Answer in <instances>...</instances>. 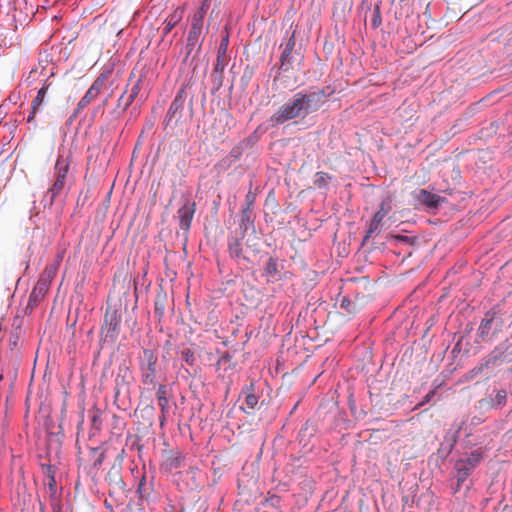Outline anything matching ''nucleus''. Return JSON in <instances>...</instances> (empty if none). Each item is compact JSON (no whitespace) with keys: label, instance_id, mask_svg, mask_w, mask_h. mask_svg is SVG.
Masks as SVG:
<instances>
[{"label":"nucleus","instance_id":"nucleus-1","mask_svg":"<svg viewBox=\"0 0 512 512\" xmlns=\"http://www.w3.org/2000/svg\"><path fill=\"white\" fill-rule=\"evenodd\" d=\"M326 97L327 95L322 89L297 92L289 102L280 106L273 113L270 122L281 125L292 119H304L317 111L325 102Z\"/></svg>","mask_w":512,"mask_h":512},{"label":"nucleus","instance_id":"nucleus-2","mask_svg":"<svg viewBox=\"0 0 512 512\" xmlns=\"http://www.w3.org/2000/svg\"><path fill=\"white\" fill-rule=\"evenodd\" d=\"M70 167V161L68 157L63 155H58L55 166H54V182L48 188L43 201L45 205L51 206L56 197L62 193L68 184V172Z\"/></svg>","mask_w":512,"mask_h":512},{"label":"nucleus","instance_id":"nucleus-3","mask_svg":"<svg viewBox=\"0 0 512 512\" xmlns=\"http://www.w3.org/2000/svg\"><path fill=\"white\" fill-rule=\"evenodd\" d=\"M157 354L150 349H144L140 357L141 379L145 385H153L156 382Z\"/></svg>","mask_w":512,"mask_h":512},{"label":"nucleus","instance_id":"nucleus-4","mask_svg":"<svg viewBox=\"0 0 512 512\" xmlns=\"http://www.w3.org/2000/svg\"><path fill=\"white\" fill-rule=\"evenodd\" d=\"M204 18L202 12H195L192 21L191 28L187 37V57L194 51H199L201 47V38L204 31Z\"/></svg>","mask_w":512,"mask_h":512},{"label":"nucleus","instance_id":"nucleus-5","mask_svg":"<svg viewBox=\"0 0 512 512\" xmlns=\"http://www.w3.org/2000/svg\"><path fill=\"white\" fill-rule=\"evenodd\" d=\"M187 89L188 84H182L181 87L178 89L165 116V121L167 125L171 122L177 124L182 119L184 104L188 99Z\"/></svg>","mask_w":512,"mask_h":512},{"label":"nucleus","instance_id":"nucleus-6","mask_svg":"<svg viewBox=\"0 0 512 512\" xmlns=\"http://www.w3.org/2000/svg\"><path fill=\"white\" fill-rule=\"evenodd\" d=\"M120 316L116 310L107 309L104 315V323L102 326V333L105 339L114 342L119 333Z\"/></svg>","mask_w":512,"mask_h":512},{"label":"nucleus","instance_id":"nucleus-7","mask_svg":"<svg viewBox=\"0 0 512 512\" xmlns=\"http://www.w3.org/2000/svg\"><path fill=\"white\" fill-rule=\"evenodd\" d=\"M195 210L196 203L189 199H186L185 203L178 209L177 218L179 220V226L183 231H189Z\"/></svg>","mask_w":512,"mask_h":512},{"label":"nucleus","instance_id":"nucleus-8","mask_svg":"<svg viewBox=\"0 0 512 512\" xmlns=\"http://www.w3.org/2000/svg\"><path fill=\"white\" fill-rule=\"evenodd\" d=\"M185 457L178 450H164L162 452L161 469L165 472H172L182 467Z\"/></svg>","mask_w":512,"mask_h":512},{"label":"nucleus","instance_id":"nucleus-9","mask_svg":"<svg viewBox=\"0 0 512 512\" xmlns=\"http://www.w3.org/2000/svg\"><path fill=\"white\" fill-rule=\"evenodd\" d=\"M48 290H49L48 286L37 281V283L35 284V286L33 287L32 291L29 295L28 302L25 307V311L31 312L44 299Z\"/></svg>","mask_w":512,"mask_h":512},{"label":"nucleus","instance_id":"nucleus-10","mask_svg":"<svg viewBox=\"0 0 512 512\" xmlns=\"http://www.w3.org/2000/svg\"><path fill=\"white\" fill-rule=\"evenodd\" d=\"M455 477L457 479V485L454 488V493L460 490L461 485L468 479L473 471L464 461L458 459L454 464Z\"/></svg>","mask_w":512,"mask_h":512},{"label":"nucleus","instance_id":"nucleus-11","mask_svg":"<svg viewBox=\"0 0 512 512\" xmlns=\"http://www.w3.org/2000/svg\"><path fill=\"white\" fill-rule=\"evenodd\" d=\"M228 43H229V35L226 34L222 37L221 42L219 44L218 50H217V58H216V64L214 67V72L216 74L222 75L224 69H225V58L226 53L228 49Z\"/></svg>","mask_w":512,"mask_h":512},{"label":"nucleus","instance_id":"nucleus-12","mask_svg":"<svg viewBox=\"0 0 512 512\" xmlns=\"http://www.w3.org/2000/svg\"><path fill=\"white\" fill-rule=\"evenodd\" d=\"M295 46V32H293L285 43L280 56V69L287 71L291 64V54Z\"/></svg>","mask_w":512,"mask_h":512},{"label":"nucleus","instance_id":"nucleus-13","mask_svg":"<svg viewBox=\"0 0 512 512\" xmlns=\"http://www.w3.org/2000/svg\"><path fill=\"white\" fill-rule=\"evenodd\" d=\"M416 199L419 202H421L431 208L438 207L441 204V202L444 201V199L442 197H440L439 195L428 192L425 189H421L417 192Z\"/></svg>","mask_w":512,"mask_h":512},{"label":"nucleus","instance_id":"nucleus-14","mask_svg":"<svg viewBox=\"0 0 512 512\" xmlns=\"http://www.w3.org/2000/svg\"><path fill=\"white\" fill-rule=\"evenodd\" d=\"M242 393L245 395V404L246 407H241V409L250 414V411L253 410L258 404V396L255 394V386L253 383L245 386L242 390Z\"/></svg>","mask_w":512,"mask_h":512},{"label":"nucleus","instance_id":"nucleus-15","mask_svg":"<svg viewBox=\"0 0 512 512\" xmlns=\"http://www.w3.org/2000/svg\"><path fill=\"white\" fill-rule=\"evenodd\" d=\"M184 15V7H177L164 21L163 35H168L171 30L181 21Z\"/></svg>","mask_w":512,"mask_h":512},{"label":"nucleus","instance_id":"nucleus-16","mask_svg":"<svg viewBox=\"0 0 512 512\" xmlns=\"http://www.w3.org/2000/svg\"><path fill=\"white\" fill-rule=\"evenodd\" d=\"M98 98V95L88 89L84 96L80 99V101L77 104V107L73 114L70 117V121H72L77 115H79L85 108H87L92 101Z\"/></svg>","mask_w":512,"mask_h":512},{"label":"nucleus","instance_id":"nucleus-17","mask_svg":"<svg viewBox=\"0 0 512 512\" xmlns=\"http://www.w3.org/2000/svg\"><path fill=\"white\" fill-rule=\"evenodd\" d=\"M484 458V451L481 448L472 450L465 458H460L473 470L479 465Z\"/></svg>","mask_w":512,"mask_h":512},{"label":"nucleus","instance_id":"nucleus-18","mask_svg":"<svg viewBox=\"0 0 512 512\" xmlns=\"http://www.w3.org/2000/svg\"><path fill=\"white\" fill-rule=\"evenodd\" d=\"M386 214H387V210H385L382 205L381 208L377 212H375V214L373 215V217L369 223V228H368V233H367L366 238H369L379 228V226Z\"/></svg>","mask_w":512,"mask_h":512},{"label":"nucleus","instance_id":"nucleus-19","mask_svg":"<svg viewBox=\"0 0 512 512\" xmlns=\"http://www.w3.org/2000/svg\"><path fill=\"white\" fill-rule=\"evenodd\" d=\"M239 227L242 230L243 234H245L248 229L254 228V219L252 217V210L249 208H243L241 210V218Z\"/></svg>","mask_w":512,"mask_h":512},{"label":"nucleus","instance_id":"nucleus-20","mask_svg":"<svg viewBox=\"0 0 512 512\" xmlns=\"http://www.w3.org/2000/svg\"><path fill=\"white\" fill-rule=\"evenodd\" d=\"M133 77L134 74H131L128 79L126 89L128 90V87L131 86L128 96L135 100V98L139 95L141 91L142 84L144 82V75H140V77L135 82H132Z\"/></svg>","mask_w":512,"mask_h":512},{"label":"nucleus","instance_id":"nucleus-21","mask_svg":"<svg viewBox=\"0 0 512 512\" xmlns=\"http://www.w3.org/2000/svg\"><path fill=\"white\" fill-rule=\"evenodd\" d=\"M57 271L58 269L55 267V265H47L42 274L40 275L38 281L50 287L54 277L56 276Z\"/></svg>","mask_w":512,"mask_h":512},{"label":"nucleus","instance_id":"nucleus-22","mask_svg":"<svg viewBox=\"0 0 512 512\" xmlns=\"http://www.w3.org/2000/svg\"><path fill=\"white\" fill-rule=\"evenodd\" d=\"M128 90L125 89V91L120 95L118 101H117V105H116V108H115V112L118 114V115H122L128 108L129 106L133 103V99L130 98L128 95Z\"/></svg>","mask_w":512,"mask_h":512},{"label":"nucleus","instance_id":"nucleus-23","mask_svg":"<svg viewBox=\"0 0 512 512\" xmlns=\"http://www.w3.org/2000/svg\"><path fill=\"white\" fill-rule=\"evenodd\" d=\"M49 85H44L38 90L36 97L32 101V114H36L44 103Z\"/></svg>","mask_w":512,"mask_h":512},{"label":"nucleus","instance_id":"nucleus-24","mask_svg":"<svg viewBox=\"0 0 512 512\" xmlns=\"http://www.w3.org/2000/svg\"><path fill=\"white\" fill-rule=\"evenodd\" d=\"M492 322H493V316H490L488 317V314L486 315V318H484L480 325H479V328H478V335L479 337L485 341L487 340L488 336H489V333H490V330H491V325H492Z\"/></svg>","mask_w":512,"mask_h":512},{"label":"nucleus","instance_id":"nucleus-25","mask_svg":"<svg viewBox=\"0 0 512 512\" xmlns=\"http://www.w3.org/2000/svg\"><path fill=\"white\" fill-rule=\"evenodd\" d=\"M332 176L325 172H317L314 175L313 184L318 189H326L328 187L329 182L332 180Z\"/></svg>","mask_w":512,"mask_h":512},{"label":"nucleus","instance_id":"nucleus-26","mask_svg":"<svg viewBox=\"0 0 512 512\" xmlns=\"http://www.w3.org/2000/svg\"><path fill=\"white\" fill-rule=\"evenodd\" d=\"M110 74V71L107 70V71H104L102 72L95 80L94 82L92 83V85L89 87V89L91 91H93L94 93H96L98 96L101 92V90L103 89L104 85H105V82L108 78V75Z\"/></svg>","mask_w":512,"mask_h":512},{"label":"nucleus","instance_id":"nucleus-27","mask_svg":"<svg viewBox=\"0 0 512 512\" xmlns=\"http://www.w3.org/2000/svg\"><path fill=\"white\" fill-rule=\"evenodd\" d=\"M502 354L503 351H501L499 348H496L481 364L479 370L482 371L484 368H488L491 365L496 364V362L501 358Z\"/></svg>","mask_w":512,"mask_h":512},{"label":"nucleus","instance_id":"nucleus-28","mask_svg":"<svg viewBox=\"0 0 512 512\" xmlns=\"http://www.w3.org/2000/svg\"><path fill=\"white\" fill-rule=\"evenodd\" d=\"M230 256L233 258H240L242 255V244L239 239L230 240L228 243Z\"/></svg>","mask_w":512,"mask_h":512},{"label":"nucleus","instance_id":"nucleus-29","mask_svg":"<svg viewBox=\"0 0 512 512\" xmlns=\"http://www.w3.org/2000/svg\"><path fill=\"white\" fill-rule=\"evenodd\" d=\"M507 392L504 389L498 390L492 398V405L496 408H502L506 404Z\"/></svg>","mask_w":512,"mask_h":512},{"label":"nucleus","instance_id":"nucleus-30","mask_svg":"<svg viewBox=\"0 0 512 512\" xmlns=\"http://www.w3.org/2000/svg\"><path fill=\"white\" fill-rule=\"evenodd\" d=\"M44 484L46 486L49 497L52 500H56L58 497V490L55 477L51 476L49 480H44Z\"/></svg>","mask_w":512,"mask_h":512},{"label":"nucleus","instance_id":"nucleus-31","mask_svg":"<svg viewBox=\"0 0 512 512\" xmlns=\"http://www.w3.org/2000/svg\"><path fill=\"white\" fill-rule=\"evenodd\" d=\"M382 24L381 11H380V3H377L373 10V15L371 19V27L373 29H377Z\"/></svg>","mask_w":512,"mask_h":512},{"label":"nucleus","instance_id":"nucleus-32","mask_svg":"<svg viewBox=\"0 0 512 512\" xmlns=\"http://www.w3.org/2000/svg\"><path fill=\"white\" fill-rule=\"evenodd\" d=\"M181 356L183 360L190 366H193L196 362L195 354L194 352L187 348L181 351Z\"/></svg>","mask_w":512,"mask_h":512},{"label":"nucleus","instance_id":"nucleus-33","mask_svg":"<svg viewBox=\"0 0 512 512\" xmlns=\"http://www.w3.org/2000/svg\"><path fill=\"white\" fill-rule=\"evenodd\" d=\"M108 477L111 481H113V483L115 484L116 487L120 488V489H123L125 484L123 482V480L121 479L118 471H115V472H110L108 474Z\"/></svg>","mask_w":512,"mask_h":512},{"label":"nucleus","instance_id":"nucleus-34","mask_svg":"<svg viewBox=\"0 0 512 512\" xmlns=\"http://www.w3.org/2000/svg\"><path fill=\"white\" fill-rule=\"evenodd\" d=\"M277 272V263L274 259L270 258L265 267V274L273 276Z\"/></svg>","mask_w":512,"mask_h":512},{"label":"nucleus","instance_id":"nucleus-35","mask_svg":"<svg viewBox=\"0 0 512 512\" xmlns=\"http://www.w3.org/2000/svg\"><path fill=\"white\" fill-rule=\"evenodd\" d=\"M256 201V194L249 190L245 196V207L253 211V206Z\"/></svg>","mask_w":512,"mask_h":512},{"label":"nucleus","instance_id":"nucleus-36","mask_svg":"<svg viewBox=\"0 0 512 512\" xmlns=\"http://www.w3.org/2000/svg\"><path fill=\"white\" fill-rule=\"evenodd\" d=\"M42 471L44 474V480H49L51 476L55 477L56 468L52 465H42Z\"/></svg>","mask_w":512,"mask_h":512},{"label":"nucleus","instance_id":"nucleus-37","mask_svg":"<svg viewBox=\"0 0 512 512\" xmlns=\"http://www.w3.org/2000/svg\"><path fill=\"white\" fill-rule=\"evenodd\" d=\"M158 405L162 414H167L169 411V399L168 397H158Z\"/></svg>","mask_w":512,"mask_h":512},{"label":"nucleus","instance_id":"nucleus-38","mask_svg":"<svg viewBox=\"0 0 512 512\" xmlns=\"http://www.w3.org/2000/svg\"><path fill=\"white\" fill-rule=\"evenodd\" d=\"M106 458V452L104 450H101L98 457L94 460L93 466L95 468H98L102 465L103 461Z\"/></svg>","mask_w":512,"mask_h":512},{"label":"nucleus","instance_id":"nucleus-39","mask_svg":"<svg viewBox=\"0 0 512 512\" xmlns=\"http://www.w3.org/2000/svg\"><path fill=\"white\" fill-rule=\"evenodd\" d=\"M209 6V0H203L200 8L196 12H202V17L205 18Z\"/></svg>","mask_w":512,"mask_h":512},{"label":"nucleus","instance_id":"nucleus-40","mask_svg":"<svg viewBox=\"0 0 512 512\" xmlns=\"http://www.w3.org/2000/svg\"><path fill=\"white\" fill-rule=\"evenodd\" d=\"M63 257H64V253L61 252V253H58L56 256H55V259L53 261V263H51V265H55V267L58 269L62 260H63Z\"/></svg>","mask_w":512,"mask_h":512},{"label":"nucleus","instance_id":"nucleus-41","mask_svg":"<svg viewBox=\"0 0 512 512\" xmlns=\"http://www.w3.org/2000/svg\"><path fill=\"white\" fill-rule=\"evenodd\" d=\"M394 239L398 243L410 242V238L407 236H403V235H396V236H394Z\"/></svg>","mask_w":512,"mask_h":512},{"label":"nucleus","instance_id":"nucleus-42","mask_svg":"<svg viewBox=\"0 0 512 512\" xmlns=\"http://www.w3.org/2000/svg\"><path fill=\"white\" fill-rule=\"evenodd\" d=\"M158 397H167V391L166 387L164 385H160L157 391V398Z\"/></svg>","mask_w":512,"mask_h":512},{"label":"nucleus","instance_id":"nucleus-43","mask_svg":"<svg viewBox=\"0 0 512 512\" xmlns=\"http://www.w3.org/2000/svg\"><path fill=\"white\" fill-rule=\"evenodd\" d=\"M432 395H433V392L428 393V394L425 396V398H424V400H423V402H422L421 404H424V403L429 402V401L431 400Z\"/></svg>","mask_w":512,"mask_h":512},{"label":"nucleus","instance_id":"nucleus-44","mask_svg":"<svg viewBox=\"0 0 512 512\" xmlns=\"http://www.w3.org/2000/svg\"><path fill=\"white\" fill-rule=\"evenodd\" d=\"M166 415L167 414H162L161 413V416L159 417V420H160V425L163 426L164 423L166 422Z\"/></svg>","mask_w":512,"mask_h":512},{"label":"nucleus","instance_id":"nucleus-45","mask_svg":"<svg viewBox=\"0 0 512 512\" xmlns=\"http://www.w3.org/2000/svg\"><path fill=\"white\" fill-rule=\"evenodd\" d=\"M107 102H108V97H106V98L103 100L102 104L98 107V109H97V110H99V109L103 108V107L107 104Z\"/></svg>","mask_w":512,"mask_h":512},{"label":"nucleus","instance_id":"nucleus-46","mask_svg":"<svg viewBox=\"0 0 512 512\" xmlns=\"http://www.w3.org/2000/svg\"><path fill=\"white\" fill-rule=\"evenodd\" d=\"M34 116H35V114H32V112H31L30 115L27 118V121L31 122L33 120Z\"/></svg>","mask_w":512,"mask_h":512},{"label":"nucleus","instance_id":"nucleus-47","mask_svg":"<svg viewBox=\"0 0 512 512\" xmlns=\"http://www.w3.org/2000/svg\"><path fill=\"white\" fill-rule=\"evenodd\" d=\"M97 419H98V417H97V416H93V421H94V422H96V421H97Z\"/></svg>","mask_w":512,"mask_h":512},{"label":"nucleus","instance_id":"nucleus-48","mask_svg":"<svg viewBox=\"0 0 512 512\" xmlns=\"http://www.w3.org/2000/svg\"><path fill=\"white\" fill-rule=\"evenodd\" d=\"M193 98L190 97V105L192 106Z\"/></svg>","mask_w":512,"mask_h":512},{"label":"nucleus","instance_id":"nucleus-49","mask_svg":"<svg viewBox=\"0 0 512 512\" xmlns=\"http://www.w3.org/2000/svg\"><path fill=\"white\" fill-rule=\"evenodd\" d=\"M142 486H143V483H140L138 490H140Z\"/></svg>","mask_w":512,"mask_h":512},{"label":"nucleus","instance_id":"nucleus-50","mask_svg":"<svg viewBox=\"0 0 512 512\" xmlns=\"http://www.w3.org/2000/svg\"><path fill=\"white\" fill-rule=\"evenodd\" d=\"M2 378H3V375H2V374H0V381L2 380Z\"/></svg>","mask_w":512,"mask_h":512},{"label":"nucleus","instance_id":"nucleus-51","mask_svg":"<svg viewBox=\"0 0 512 512\" xmlns=\"http://www.w3.org/2000/svg\"><path fill=\"white\" fill-rule=\"evenodd\" d=\"M511 372H512V366H511Z\"/></svg>","mask_w":512,"mask_h":512}]
</instances>
